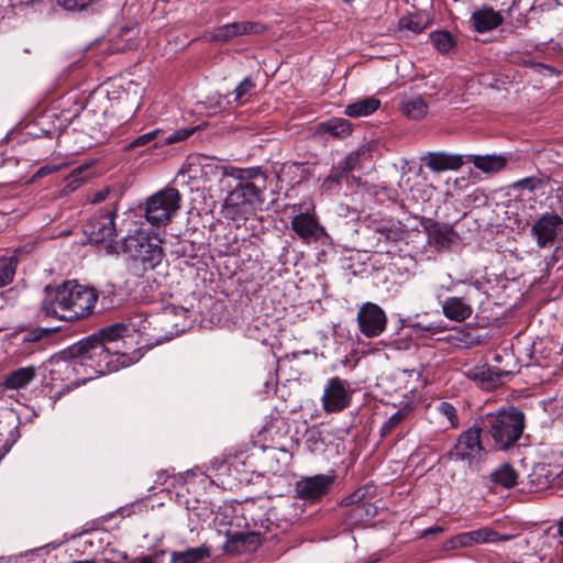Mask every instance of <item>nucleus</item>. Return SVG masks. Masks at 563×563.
Instances as JSON below:
<instances>
[{"label":"nucleus","instance_id":"34","mask_svg":"<svg viewBox=\"0 0 563 563\" xmlns=\"http://www.w3.org/2000/svg\"><path fill=\"white\" fill-rule=\"evenodd\" d=\"M324 130L329 134L338 137H344L352 132V124L343 118H333L324 123Z\"/></svg>","mask_w":563,"mask_h":563},{"label":"nucleus","instance_id":"49","mask_svg":"<svg viewBox=\"0 0 563 563\" xmlns=\"http://www.w3.org/2000/svg\"><path fill=\"white\" fill-rule=\"evenodd\" d=\"M109 194H110L109 188L101 189V190L95 192L92 201L93 202L104 201Z\"/></svg>","mask_w":563,"mask_h":563},{"label":"nucleus","instance_id":"5","mask_svg":"<svg viewBox=\"0 0 563 563\" xmlns=\"http://www.w3.org/2000/svg\"><path fill=\"white\" fill-rule=\"evenodd\" d=\"M118 207L114 203L101 208L84 225L89 242L103 247L107 254H119L123 250V239L117 240L115 218Z\"/></svg>","mask_w":563,"mask_h":563},{"label":"nucleus","instance_id":"4","mask_svg":"<svg viewBox=\"0 0 563 563\" xmlns=\"http://www.w3.org/2000/svg\"><path fill=\"white\" fill-rule=\"evenodd\" d=\"M484 434L492 438L496 451L507 452L518 444L526 429V415L515 406L487 412L477 419Z\"/></svg>","mask_w":563,"mask_h":563},{"label":"nucleus","instance_id":"62","mask_svg":"<svg viewBox=\"0 0 563 563\" xmlns=\"http://www.w3.org/2000/svg\"><path fill=\"white\" fill-rule=\"evenodd\" d=\"M462 284H463V283H459V284L454 285V288H457V286H459V285H461V286H462Z\"/></svg>","mask_w":563,"mask_h":563},{"label":"nucleus","instance_id":"38","mask_svg":"<svg viewBox=\"0 0 563 563\" xmlns=\"http://www.w3.org/2000/svg\"><path fill=\"white\" fill-rule=\"evenodd\" d=\"M376 232L384 236L385 240L398 242L404 238V230L399 225L390 223H382L376 228Z\"/></svg>","mask_w":563,"mask_h":563},{"label":"nucleus","instance_id":"9","mask_svg":"<svg viewBox=\"0 0 563 563\" xmlns=\"http://www.w3.org/2000/svg\"><path fill=\"white\" fill-rule=\"evenodd\" d=\"M180 194L174 187H167L152 195L146 201L145 219L152 225H165L179 209Z\"/></svg>","mask_w":563,"mask_h":563},{"label":"nucleus","instance_id":"48","mask_svg":"<svg viewBox=\"0 0 563 563\" xmlns=\"http://www.w3.org/2000/svg\"><path fill=\"white\" fill-rule=\"evenodd\" d=\"M67 11H82L90 7L89 0H56Z\"/></svg>","mask_w":563,"mask_h":563},{"label":"nucleus","instance_id":"35","mask_svg":"<svg viewBox=\"0 0 563 563\" xmlns=\"http://www.w3.org/2000/svg\"><path fill=\"white\" fill-rule=\"evenodd\" d=\"M238 36H241L239 22H232L218 26L212 32V40L222 43H227Z\"/></svg>","mask_w":563,"mask_h":563},{"label":"nucleus","instance_id":"26","mask_svg":"<svg viewBox=\"0 0 563 563\" xmlns=\"http://www.w3.org/2000/svg\"><path fill=\"white\" fill-rule=\"evenodd\" d=\"M518 472L509 463H504L490 474V481L504 488L510 489L518 484Z\"/></svg>","mask_w":563,"mask_h":563},{"label":"nucleus","instance_id":"56","mask_svg":"<svg viewBox=\"0 0 563 563\" xmlns=\"http://www.w3.org/2000/svg\"><path fill=\"white\" fill-rule=\"evenodd\" d=\"M73 563H98L93 560H80V561H74Z\"/></svg>","mask_w":563,"mask_h":563},{"label":"nucleus","instance_id":"14","mask_svg":"<svg viewBox=\"0 0 563 563\" xmlns=\"http://www.w3.org/2000/svg\"><path fill=\"white\" fill-rule=\"evenodd\" d=\"M511 539L512 536L501 534L490 527H483L476 530L457 533L451 539V543L453 548H471L476 544L497 543Z\"/></svg>","mask_w":563,"mask_h":563},{"label":"nucleus","instance_id":"29","mask_svg":"<svg viewBox=\"0 0 563 563\" xmlns=\"http://www.w3.org/2000/svg\"><path fill=\"white\" fill-rule=\"evenodd\" d=\"M413 411V406L409 402L394 412L380 427L379 435L386 438Z\"/></svg>","mask_w":563,"mask_h":563},{"label":"nucleus","instance_id":"57","mask_svg":"<svg viewBox=\"0 0 563 563\" xmlns=\"http://www.w3.org/2000/svg\"><path fill=\"white\" fill-rule=\"evenodd\" d=\"M78 112L75 113L70 119H66L68 123H70L73 121V119L77 118L78 117Z\"/></svg>","mask_w":563,"mask_h":563},{"label":"nucleus","instance_id":"27","mask_svg":"<svg viewBox=\"0 0 563 563\" xmlns=\"http://www.w3.org/2000/svg\"><path fill=\"white\" fill-rule=\"evenodd\" d=\"M379 107V99L368 97L346 106L344 113L351 118L367 117L374 113Z\"/></svg>","mask_w":563,"mask_h":563},{"label":"nucleus","instance_id":"16","mask_svg":"<svg viewBox=\"0 0 563 563\" xmlns=\"http://www.w3.org/2000/svg\"><path fill=\"white\" fill-rule=\"evenodd\" d=\"M263 536L255 531H238L227 532V541L224 543V552L229 554H239L244 552H253L262 545Z\"/></svg>","mask_w":563,"mask_h":563},{"label":"nucleus","instance_id":"41","mask_svg":"<svg viewBox=\"0 0 563 563\" xmlns=\"http://www.w3.org/2000/svg\"><path fill=\"white\" fill-rule=\"evenodd\" d=\"M427 21H423L420 15H409L400 20V26L412 31L416 34L421 33L427 27Z\"/></svg>","mask_w":563,"mask_h":563},{"label":"nucleus","instance_id":"12","mask_svg":"<svg viewBox=\"0 0 563 563\" xmlns=\"http://www.w3.org/2000/svg\"><path fill=\"white\" fill-rule=\"evenodd\" d=\"M346 380L334 376L328 379L321 398L322 408L327 413L341 412L351 404V394Z\"/></svg>","mask_w":563,"mask_h":563},{"label":"nucleus","instance_id":"25","mask_svg":"<svg viewBox=\"0 0 563 563\" xmlns=\"http://www.w3.org/2000/svg\"><path fill=\"white\" fill-rule=\"evenodd\" d=\"M532 8L533 4L531 0H512L510 7L506 11L510 26L514 29L525 27L529 21L528 13Z\"/></svg>","mask_w":563,"mask_h":563},{"label":"nucleus","instance_id":"36","mask_svg":"<svg viewBox=\"0 0 563 563\" xmlns=\"http://www.w3.org/2000/svg\"><path fill=\"white\" fill-rule=\"evenodd\" d=\"M18 263V258L15 256H11L0 264V288L10 285L13 282Z\"/></svg>","mask_w":563,"mask_h":563},{"label":"nucleus","instance_id":"17","mask_svg":"<svg viewBox=\"0 0 563 563\" xmlns=\"http://www.w3.org/2000/svg\"><path fill=\"white\" fill-rule=\"evenodd\" d=\"M511 375V371H505L489 364H484L472 368L468 377L476 382L482 389L494 390L504 383L505 378Z\"/></svg>","mask_w":563,"mask_h":563},{"label":"nucleus","instance_id":"61","mask_svg":"<svg viewBox=\"0 0 563 563\" xmlns=\"http://www.w3.org/2000/svg\"><path fill=\"white\" fill-rule=\"evenodd\" d=\"M495 360H496V361H499V360H500V356H499V355H496V356H495Z\"/></svg>","mask_w":563,"mask_h":563},{"label":"nucleus","instance_id":"18","mask_svg":"<svg viewBox=\"0 0 563 563\" xmlns=\"http://www.w3.org/2000/svg\"><path fill=\"white\" fill-rule=\"evenodd\" d=\"M365 490L364 487L358 488L342 501L344 506H353L347 515L353 523L368 520L377 515V508L371 503L365 501Z\"/></svg>","mask_w":563,"mask_h":563},{"label":"nucleus","instance_id":"23","mask_svg":"<svg viewBox=\"0 0 563 563\" xmlns=\"http://www.w3.org/2000/svg\"><path fill=\"white\" fill-rule=\"evenodd\" d=\"M60 330V327L54 328H43L36 327L33 328L24 334L22 339V343L24 344H35V347L27 349L26 354H33L37 351H43L46 349L47 344L51 341V338Z\"/></svg>","mask_w":563,"mask_h":563},{"label":"nucleus","instance_id":"60","mask_svg":"<svg viewBox=\"0 0 563 563\" xmlns=\"http://www.w3.org/2000/svg\"><path fill=\"white\" fill-rule=\"evenodd\" d=\"M344 3H352L354 0H342Z\"/></svg>","mask_w":563,"mask_h":563},{"label":"nucleus","instance_id":"8","mask_svg":"<svg viewBox=\"0 0 563 563\" xmlns=\"http://www.w3.org/2000/svg\"><path fill=\"white\" fill-rule=\"evenodd\" d=\"M483 433L476 420L471 428L457 437L456 443L445 453L444 457L454 462H466L470 467L476 466L486 454L481 439Z\"/></svg>","mask_w":563,"mask_h":563},{"label":"nucleus","instance_id":"45","mask_svg":"<svg viewBox=\"0 0 563 563\" xmlns=\"http://www.w3.org/2000/svg\"><path fill=\"white\" fill-rule=\"evenodd\" d=\"M365 152L362 150L355 151L350 153L343 161H340L338 165L340 166L341 170H343L345 174L350 175L352 170H354L356 167H358L360 157Z\"/></svg>","mask_w":563,"mask_h":563},{"label":"nucleus","instance_id":"3","mask_svg":"<svg viewBox=\"0 0 563 563\" xmlns=\"http://www.w3.org/2000/svg\"><path fill=\"white\" fill-rule=\"evenodd\" d=\"M236 184L229 191L224 207L233 216L253 214L264 210L266 201L267 175L257 166L245 169H233L230 174Z\"/></svg>","mask_w":563,"mask_h":563},{"label":"nucleus","instance_id":"63","mask_svg":"<svg viewBox=\"0 0 563 563\" xmlns=\"http://www.w3.org/2000/svg\"><path fill=\"white\" fill-rule=\"evenodd\" d=\"M89 2H90V5H91V4H92V2H93V0H89Z\"/></svg>","mask_w":563,"mask_h":563},{"label":"nucleus","instance_id":"30","mask_svg":"<svg viewBox=\"0 0 563 563\" xmlns=\"http://www.w3.org/2000/svg\"><path fill=\"white\" fill-rule=\"evenodd\" d=\"M343 179H346V181L350 179L353 181L356 180L354 176H350L341 170L339 165H334L332 166L330 174L323 179L321 189L330 194L339 192Z\"/></svg>","mask_w":563,"mask_h":563},{"label":"nucleus","instance_id":"55","mask_svg":"<svg viewBox=\"0 0 563 563\" xmlns=\"http://www.w3.org/2000/svg\"><path fill=\"white\" fill-rule=\"evenodd\" d=\"M139 563H155L152 556H143Z\"/></svg>","mask_w":563,"mask_h":563},{"label":"nucleus","instance_id":"53","mask_svg":"<svg viewBox=\"0 0 563 563\" xmlns=\"http://www.w3.org/2000/svg\"><path fill=\"white\" fill-rule=\"evenodd\" d=\"M558 534L563 538V519L558 523Z\"/></svg>","mask_w":563,"mask_h":563},{"label":"nucleus","instance_id":"10","mask_svg":"<svg viewBox=\"0 0 563 563\" xmlns=\"http://www.w3.org/2000/svg\"><path fill=\"white\" fill-rule=\"evenodd\" d=\"M334 482L333 474L302 476L295 484V497L306 504H316L331 492Z\"/></svg>","mask_w":563,"mask_h":563},{"label":"nucleus","instance_id":"13","mask_svg":"<svg viewBox=\"0 0 563 563\" xmlns=\"http://www.w3.org/2000/svg\"><path fill=\"white\" fill-rule=\"evenodd\" d=\"M421 225L428 235V243L437 251H449L459 238L453 227L430 218H422Z\"/></svg>","mask_w":563,"mask_h":563},{"label":"nucleus","instance_id":"1","mask_svg":"<svg viewBox=\"0 0 563 563\" xmlns=\"http://www.w3.org/2000/svg\"><path fill=\"white\" fill-rule=\"evenodd\" d=\"M129 331V325L123 322L103 327L68 346L64 353L67 358L78 361L81 365L90 367L96 374L106 375L115 372L121 366L120 358L126 357L124 353H121L120 340Z\"/></svg>","mask_w":563,"mask_h":563},{"label":"nucleus","instance_id":"31","mask_svg":"<svg viewBox=\"0 0 563 563\" xmlns=\"http://www.w3.org/2000/svg\"><path fill=\"white\" fill-rule=\"evenodd\" d=\"M401 111L411 120H420L427 114L428 104L421 97H416L404 101L401 104Z\"/></svg>","mask_w":563,"mask_h":563},{"label":"nucleus","instance_id":"42","mask_svg":"<svg viewBox=\"0 0 563 563\" xmlns=\"http://www.w3.org/2000/svg\"><path fill=\"white\" fill-rule=\"evenodd\" d=\"M162 134V130L155 129L147 133H144L137 137H135L133 141L129 143L126 146L128 150L136 148L146 146L151 142L155 141V143L159 140L158 136Z\"/></svg>","mask_w":563,"mask_h":563},{"label":"nucleus","instance_id":"37","mask_svg":"<svg viewBox=\"0 0 563 563\" xmlns=\"http://www.w3.org/2000/svg\"><path fill=\"white\" fill-rule=\"evenodd\" d=\"M196 130H197V128H183V129H178V130L172 132L168 135H164L162 133V136L159 137V140L156 143H154V146L157 147V146H162V145H166V144H174V143L185 141L189 136H191Z\"/></svg>","mask_w":563,"mask_h":563},{"label":"nucleus","instance_id":"24","mask_svg":"<svg viewBox=\"0 0 563 563\" xmlns=\"http://www.w3.org/2000/svg\"><path fill=\"white\" fill-rule=\"evenodd\" d=\"M472 21L476 32L485 33L501 25L504 16L500 12L487 7L473 12Z\"/></svg>","mask_w":563,"mask_h":563},{"label":"nucleus","instance_id":"50","mask_svg":"<svg viewBox=\"0 0 563 563\" xmlns=\"http://www.w3.org/2000/svg\"><path fill=\"white\" fill-rule=\"evenodd\" d=\"M80 168H77L75 170L71 172V175L70 177L73 178L69 183V187H71V189H75L79 186V179L77 178V176L80 174Z\"/></svg>","mask_w":563,"mask_h":563},{"label":"nucleus","instance_id":"54","mask_svg":"<svg viewBox=\"0 0 563 563\" xmlns=\"http://www.w3.org/2000/svg\"><path fill=\"white\" fill-rule=\"evenodd\" d=\"M472 196H474V201H475V200H478V197H479V196H481V197H483V198H485L484 194H483L479 189H476V190L473 192V195H472Z\"/></svg>","mask_w":563,"mask_h":563},{"label":"nucleus","instance_id":"32","mask_svg":"<svg viewBox=\"0 0 563 563\" xmlns=\"http://www.w3.org/2000/svg\"><path fill=\"white\" fill-rule=\"evenodd\" d=\"M255 88L256 85L254 80L247 76L235 87L232 92L228 93V97L230 98L232 96V101L236 104H244L253 95Z\"/></svg>","mask_w":563,"mask_h":563},{"label":"nucleus","instance_id":"6","mask_svg":"<svg viewBox=\"0 0 563 563\" xmlns=\"http://www.w3.org/2000/svg\"><path fill=\"white\" fill-rule=\"evenodd\" d=\"M122 252L129 254L135 263H139L143 272L156 268L164 257L161 241L142 231L123 238Z\"/></svg>","mask_w":563,"mask_h":563},{"label":"nucleus","instance_id":"58","mask_svg":"<svg viewBox=\"0 0 563 563\" xmlns=\"http://www.w3.org/2000/svg\"><path fill=\"white\" fill-rule=\"evenodd\" d=\"M159 555H162V556H163V555H165V552L163 551V552H162V553H159V554H158V553H156V554H155V560H157Z\"/></svg>","mask_w":563,"mask_h":563},{"label":"nucleus","instance_id":"15","mask_svg":"<svg viewBox=\"0 0 563 563\" xmlns=\"http://www.w3.org/2000/svg\"><path fill=\"white\" fill-rule=\"evenodd\" d=\"M291 230L305 242H318L328 238L325 229L313 213L300 212L291 219Z\"/></svg>","mask_w":563,"mask_h":563},{"label":"nucleus","instance_id":"40","mask_svg":"<svg viewBox=\"0 0 563 563\" xmlns=\"http://www.w3.org/2000/svg\"><path fill=\"white\" fill-rule=\"evenodd\" d=\"M101 296V305L103 309H113L120 305V299L117 298L114 285H107L102 290L98 291Z\"/></svg>","mask_w":563,"mask_h":563},{"label":"nucleus","instance_id":"19","mask_svg":"<svg viewBox=\"0 0 563 563\" xmlns=\"http://www.w3.org/2000/svg\"><path fill=\"white\" fill-rule=\"evenodd\" d=\"M465 155L451 154L445 152H428L421 161L423 164L434 173L445 170H457L461 168L465 161Z\"/></svg>","mask_w":563,"mask_h":563},{"label":"nucleus","instance_id":"28","mask_svg":"<svg viewBox=\"0 0 563 563\" xmlns=\"http://www.w3.org/2000/svg\"><path fill=\"white\" fill-rule=\"evenodd\" d=\"M210 556V550L206 547L188 548L185 551H173L170 563H199Z\"/></svg>","mask_w":563,"mask_h":563},{"label":"nucleus","instance_id":"47","mask_svg":"<svg viewBox=\"0 0 563 563\" xmlns=\"http://www.w3.org/2000/svg\"><path fill=\"white\" fill-rule=\"evenodd\" d=\"M441 323H442L441 321H439V322L432 321V322H428V323L416 322V323H412L410 327L416 332H426V333L433 335V334L441 333V332L445 331V327H443Z\"/></svg>","mask_w":563,"mask_h":563},{"label":"nucleus","instance_id":"33","mask_svg":"<svg viewBox=\"0 0 563 563\" xmlns=\"http://www.w3.org/2000/svg\"><path fill=\"white\" fill-rule=\"evenodd\" d=\"M430 41L441 53H449L456 45L454 37L448 31L432 32L430 34Z\"/></svg>","mask_w":563,"mask_h":563},{"label":"nucleus","instance_id":"7","mask_svg":"<svg viewBox=\"0 0 563 563\" xmlns=\"http://www.w3.org/2000/svg\"><path fill=\"white\" fill-rule=\"evenodd\" d=\"M482 284L463 283L457 295L449 296L441 302L444 317L454 322H464L474 312L473 306L483 302Z\"/></svg>","mask_w":563,"mask_h":563},{"label":"nucleus","instance_id":"20","mask_svg":"<svg viewBox=\"0 0 563 563\" xmlns=\"http://www.w3.org/2000/svg\"><path fill=\"white\" fill-rule=\"evenodd\" d=\"M561 223V218L556 214H545L541 217L531 228L538 245L544 247L552 244L556 238V229Z\"/></svg>","mask_w":563,"mask_h":563},{"label":"nucleus","instance_id":"51","mask_svg":"<svg viewBox=\"0 0 563 563\" xmlns=\"http://www.w3.org/2000/svg\"><path fill=\"white\" fill-rule=\"evenodd\" d=\"M54 168L49 167V166H43L41 167L34 175V178H42V177H45L46 175L51 174L53 172Z\"/></svg>","mask_w":563,"mask_h":563},{"label":"nucleus","instance_id":"2","mask_svg":"<svg viewBox=\"0 0 563 563\" xmlns=\"http://www.w3.org/2000/svg\"><path fill=\"white\" fill-rule=\"evenodd\" d=\"M38 309L41 320L56 319L75 323L92 314L98 291L77 280H65L59 285H47Z\"/></svg>","mask_w":563,"mask_h":563},{"label":"nucleus","instance_id":"59","mask_svg":"<svg viewBox=\"0 0 563 563\" xmlns=\"http://www.w3.org/2000/svg\"><path fill=\"white\" fill-rule=\"evenodd\" d=\"M221 169L223 170V173H222L223 175H228L227 168L224 166H222Z\"/></svg>","mask_w":563,"mask_h":563},{"label":"nucleus","instance_id":"43","mask_svg":"<svg viewBox=\"0 0 563 563\" xmlns=\"http://www.w3.org/2000/svg\"><path fill=\"white\" fill-rule=\"evenodd\" d=\"M240 25V34L242 35H258L264 33L267 30V26L257 21H241Z\"/></svg>","mask_w":563,"mask_h":563},{"label":"nucleus","instance_id":"11","mask_svg":"<svg viewBox=\"0 0 563 563\" xmlns=\"http://www.w3.org/2000/svg\"><path fill=\"white\" fill-rule=\"evenodd\" d=\"M356 321L360 332L368 338L379 336L386 329L387 316L383 308L374 302H365L358 309Z\"/></svg>","mask_w":563,"mask_h":563},{"label":"nucleus","instance_id":"44","mask_svg":"<svg viewBox=\"0 0 563 563\" xmlns=\"http://www.w3.org/2000/svg\"><path fill=\"white\" fill-rule=\"evenodd\" d=\"M542 185V181L540 178L538 177H534V176H531V177H526V178H522L518 181H515L512 185H511V188L514 190H519L521 192L523 191H528V192H532L534 191L538 187H540Z\"/></svg>","mask_w":563,"mask_h":563},{"label":"nucleus","instance_id":"46","mask_svg":"<svg viewBox=\"0 0 563 563\" xmlns=\"http://www.w3.org/2000/svg\"><path fill=\"white\" fill-rule=\"evenodd\" d=\"M168 313H169L168 309H165L163 311V313L146 316L141 321V324H140L141 330L142 331H147L148 329H151L152 325H154L153 329L155 330L157 324H162V323L165 322Z\"/></svg>","mask_w":563,"mask_h":563},{"label":"nucleus","instance_id":"52","mask_svg":"<svg viewBox=\"0 0 563 563\" xmlns=\"http://www.w3.org/2000/svg\"><path fill=\"white\" fill-rule=\"evenodd\" d=\"M443 531V528L442 527H439V526H435V527H432V528H429L427 529L424 532H423V536L427 537L429 534H433V533H440Z\"/></svg>","mask_w":563,"mask_h":563},{"label":"nucleus","instance_id":"21","mask_svg":"<svg viewBox=\"0 0 563 563\" xmlns=\"http://www.w3.org/2000/svg\"><path fill=\"white\" fill-rule=\"evenodd\" d=\"M36 377V367L25 366L9 372L1 382V386L7 390H19L25 388Z\"/></svg>","mask_w":563,"mask_h":563},{"label":"nucleus","instance_id":"39","mask_svg":"<svg viewBox=\"0 0 563 563\" xmlns=\"http://www.w3.org/2000/svg\"><path fill=\"white\" fill-rule=\"evenodd\" d=\"M437 411L449 420L451 428L456 429L460 426L456 408L451 402L441 401Z\"/></svg>","mask_w":563,"mask_h":563},{"label":"nucleus","instance_id":"22","mask_svg":"<svg viewBox=\"0 0 563 563\" xmlns=\"http://www.w3.org/2000/svg\"><path fill=\"white\" fill-rule=\"evenodd\" d=\"M467 162H472L474 166L486 174H496L503 170L508 162V157L503 154L487 155H465Z\"/></svg>","mask_w":563,"mask_h":563}]
</instances>
